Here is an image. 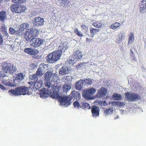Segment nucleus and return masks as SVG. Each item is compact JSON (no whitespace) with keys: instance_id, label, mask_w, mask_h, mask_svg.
I'll return each instance as SVG.
<instances>
[{"instance_id":"nucleus-55","label":"nucleus","mask_w":146,"mask_h":146,"mask_svg":"<svg viewBox=\"0 0 146 146\" xmlns=\"http://www.w3.org/2000/svg\"><path fill=\"white\" fill-rule=\"evenodd\" d=\"M120 113H121L122 114H124L125 112V111L123 110H120Z\"/></svg>"},{"instance_id":"nucleus-36","label":"nucleus","mask_w":146,"mask_h":146,"mask_svg":"<svg viewBox=\"0 0 146 146\" xmlns=\"http://www.w3.org/2000/svg\"><path fill=\"white\" fill-rule=\"evenodd\" d=\"M80 106L82 109L87 108V109H89L90 108V106L88 103L85 102H82L80 103Z\"/></svg>"},{"instance_id":"nucleus-19","label":"nucleus","mask_w":146,"mask_h":146,"mask_svg":"<svg viewBox=\"0 0 146 146\" xmlns=\"http://www.w3.org/2000/svg\"><path fill=\"white\" fill-rule=\"evenodd\" d=\"M25 52L31 55H34L37 54V51L32 48H26L24 50Z\"/></svg>"},{"instance_id":"nucleus-27","label":"nucleus","mask_w":146,"mask_h":146,"mask_svg":"<svg viewBox=\"0 0 146 146\" xmlns=\"http://www.w3.org/2000/svg\"><path fill=\"white\" fill-rule=\"evenodd\" d=\"M104 115L107 117L109 115H110L113 112V109L112 108H108L104 110Z\"/></svg>"},{"instance_id":"nucleus-47","label":"nucleus","mask_w":146,"mask_h":146,"mask_svg":"<svg viewBox=\"0 0 146 146\" xmlns=\"http://www.w3.org/2000/svg\"><path fill=\"white\" fill-rule=\"evenodd\" d=\"M130 55L131 57V58H130L131 60H134L135 59V57L134 56V54L132 50L131 49L130 50Z\"/></svg>"},{"instance_id":"nucleus-2","label":"nucleus","mask_w":146,"mask_h":146,"mask_svg":"<svg viewBox=\"0 0 146 146\" xmlns=\"http://www.w3.org/2000/svg\"><path fill=\"white\" fill-rule=\"evenodd\" d=\"M62 53V51L61 49H58L50 53L46 57L47 62L51 63L56 62L60 58Z\"/></svg>"},{"instance_id":"nucleus-41","label":"nucleus","mask_w":146,"mask_h":146,"mask_svg":"<svg viewBox=\"0 0 146 146\" xmlns=\"http://www.w3.org/2000/svg\"><path fill=\"white\" fill-rule=\"evenodd\" d=\"M29 27V25L27 23H24L21 25L19 30L23 31L25 29H27Z\"/></svg>"},{"instance_id":"nucleus-51","label":"nucleus","mask_w":146,"mask_h":146,"mask_svg":"<svg viewBox=\"0 0 146 146\" xmlns=\"http://www.w3.org/2000/svg\"><path fill=\"white\" fill-rule=\"evenodd\" d=\"M3 40L2 37V36L0 34V44H2L3 42Z\"/></svg>"},{"instance_id":"nucleus-15","label":"nucleus","mask_w":146,"mask_h":146,"mask_svg":"<svg viewBox=\"0 0 146 146\" xmlns=\"http://www.w3.org/2000/svg\"><path fill=\"white\" fill-rule=\"evenodd\" d=\"M48 90L49 94L52 98H55L60 96V94L59 90L53 89Z\"/></svg>"},{"instance_id":"nucleus-3","label":"nucleus","mask_w":146,"mask_h":146,"mask_svg":"<svg viewBox=\"0 0 146 146\" xmlns=\"http://www.w3.org/2000/svg\"><path fill=\"white\" fill-rule=\"evenodd\" d=\"M29 88L25 86L16 88L15 90H11L9 91L10 94L14 96L20 95H25L28 94L29 95L30 94L29 92Z\"/></svg>"},{"instance_id":"nucleus-23","label":"nucleus","mask_w":146,"mask_h":146,"mask_svg":"<svg viewBox=\"0 0 146 146\" xmlns=\"http://www.w3.org/2000/svg\"><path fill=\"white\" fill-rule=\"evenodd\" d=\"M48 90H47V91L44 90H42L40 91V95L41 97L43 98H46L49 95Z\"/></svg>"},{"instance_id":"nucleus-37","label":"nucleus","mask_w":146,"mask_h":146,"mask_svg":"<svg viewBox=\"0 0 146 146\" xmlns=\"http://www.w3.org/2000/svg\"><path fill=\"white\" fill-rule=\"evenodd\" d=\"M51 81H57L59 79V77L58 75L56 73H52L51 74Z\"/></svg>"},{"instance_id":"nucleus-34","label":"nucleus","mask_w":146,"mask_h":146,"mask_svg":"<svg viewBox=\"0 0 146 146\" xmlns=\"http://www.w3.org/2000/svg\"><path fill=\"white\" fill-rule=\"evenodd\" d=\"M35 82V86L37 89L41 87L42 86L43 82L42 81L39 80Z\"/></svg>"},{"instance_id":"nucleus-22","label":"nucleus","mask_w":146,"mask_h":146,"mask_svg":"<svg viewBox=\"0 0 146 146\" xmlns=\"http://www.w3.org/2000/svg\"><path fill=\"white\" fill-rule=\"evenodd\" d=\"M83 85H84L83 80H80L76 82L75 83L76 89L78 90H81Z\"/></svg>"},{"instance_id":"nucleus-8","label":"nucleus","mask_w":146,"mask_h":146,"mask_svg":"<svg viewBox=\"0 0 146 146\" xmlns=\"http://www.w3.org/2000/svg\"><path fill=\"white\" fill-rule=\"evenodd\" d=\"M125 98L130 102H135L139 100L140 96L137 94L127 92L125 94Z\"/></svg>"},{"instance_id":"nucleus-5","label":"nucleus","mask_w":146,"mask_h":146,"mask_svg":"<svg viewBox=\"0 0 146 146\" xmlns=\"http://www.w3.org/2000/svg\"><path fill=\"white\" fill-rule=\"evenodd\" d=\"M2 68L3 72L10 74L13 73L17 70L15 66L9 63H5L3 64Z\"/></svg>"},{"instance_id":"nucleus-29","label":"nucleus","mask_w":146,"mask_h":146,"mask_svg":"<svg viewBox=\"0 0 146 146\" xmlns=\"http://www.w3.org/2000/svg\"><path fill=\"white\" fill-rule=\"evenodd\" d=\"M100 31L99 29L91 28L90 29L91 36L92 37H93L94 35Z\"/></svg>"},{"instance_id":"nucleus-4","label":"nucleus","mask_w":146,"mask_h":146,"mask_svg":"<svg viewBox=\"0 0 146 146\" xmlns=\"http://www.w3.org/2000/svg\"><path fill=\"white\" fill-rule=\"evenodd\" d=\"M27 41L28 42H30L31 43V46L32 47L35 48H36L38 46H40L43 44L44 43V40L40 38H37L35 37H33L31 39L30 38H27Z\"/></svg>"},{"instance_id":"nucleus-26","label":"nucleus","mask_w":146,"mask_h":146,"mask_svg":"<svg viewBox=\"0 0 146 146\" xmlns=\"http://www.w3.org/2000/svg\"><path fill=\"white\" fill-rule=\"evenodd\" d=\"M72 85V84H65L62 87V90L65 93H67L71 88Z\"/></svg>"},{"instance_id":"nucleus-17","label":"nucleus","mask_w":146,"mask_h":146,"mask_svg":"<svg viewBox=\"0 0 146 146\" xmlns=\"http://www.w3.org/2000/svg\"><path fill=\"white\" fill-rule=\"evenodd\" d=\"M52 90H59L61 87V85L60 83L58 81H52Z\"/></svg>"},{"instance_id":"nucleus-49","label":"nucleus","mask_w":146,"mask_h":146,"mask_svg":"<svg viewBox=\"0 0 146 146\" xmlns=\"http://www.w3.org/2000/svg\"><path fill=\"white\" fill-rule=\"evenodd\" d=\"M116 104L119 107L123 106L124 105V104L123 102H116Z\"/></svg>"},{"instance_id":"nucleus-1","label":"nucleus","mask_w":146,"mask_h":146,"mask_svg":"<svg viewBox=\"0 0 146 146\" xmlns=\"http://www.w3.org/2000/svg\"><path fill=\"white\" fill-rule=\"evenodd\" d=\"M74 98V99L76 100H79L80 98V93L78 92L74 91L72 92L69 97L66 96H61L59 98L60 105L67 107L71 104L70 101L72 98Z\"/></svg>"},{"instance_id":"nucleus-40","label":"nucleus","mask_w":146,"mask_h":146,"mask_svg":"<svg viewBox=\"0 0 146 146\" xmlns=\"http://www.w3.org/2000/svg\"><path fill=\"white\" fill-rule=\"evenodd\" d=\"M113 98L115 100H119L122 99L121 96L117 93H115L113 95Z\"/></svg>"},{"instance_id":"nucleus-42","label":"nucleus","mask_w":146,"mask_h":146,"mask_svg":"<svg viewBox=\"0 0 146 146\" xmlns=\"http://www.w3.org/2000/svg\"><path fill=\"white\" fill-rule=\"evenodd\" d=\"M74 33L79 36H83V34L80 31H79L77 28H75L74 29Z\"/></svg>"},{"instance_id":"nucleus-14","label":"nucleus","mask_w":146,"mask_h":146,"mask_svg":"<svg viewBox=\"0 0 146 146\" xmlns=\"http://www.w3.org/2000/svg\"><path fill=\"white\" fill-rule=\"evenodd\" d=\"M73 58L76 61H79L82 58V55L81 52L79 50H76L73 53Z\"/></svg>"},{"instance_id":"nucleus-32","label":"nucleus","mask_w":146,"mask_h":146,"mask_svg":"<svg viewBox=\"0 0 146 146\" xmlns=\"http://www.w3.org/2000/svg\"><path fill=\"white\" fill-rule=\"evenodd\" d=\"M45 82L44 84L45 87L48 88V89L50 90L51 88L52 89V81H44Z\"/></svg>"},{"instance_id":"nucleus-18","label":"nucleus","mask_w":146,"mask_h":146,"mask_svg":"<svg viewBox=\"0 0 146 146\" xmlns=\"http://www.w3.org/2000/svg\"><path fill=\"white\" fill-rule=\"evenodd\" d=\"M100 109L98 107L93 106L92 108V112L93 117L98 116L99 115Z\"/></svg>"},{"instance_id":"nucleus-7","label":"nucleus","mask_w":146,"mask_h":146,"mask_svg":"<svg viewBox=\"0 0 146 146\" xmlns=\"http://www.w3.org/2000/svg\"><path fill=\"white\" fill-rule=\"evenodd\" d=\"M25 76V74L21 73L16 74L13 79V82L15 84V86H16L17 85L23 84Z\"/></svg>"},{"instance_id":"nucleus-54","label":"nucleus","mask_w":146,"mask_h":146,"mask_svg":"<svg viewBox=\"0 0 146 146\" xmlns=\"http://www.w3.org/2000/svg\"><path fill=\"white\" fill-rule=\"evenodd\" d=\"M0 88H1L2 90L5 89V87L2 85L0 84Z\"/></svg>"},{"instance_id":"nucleus-13","label":"nucleus","mask_w":146,"mask_h":146,"mask_svg":"<svg viewBox=\"0 0 146 146\" xmlns=\"http://www.w3.org/2000/svg\"><path fill=\"white\" fill-rule=\"evenodd\" d=\"M71 68L68 66H63L60 69L59 73L61 75H64L68 74L70 72Z\"/></svg>"},{"instance_id":"nucleus-6","label":"nucleus","mask_w":146,"mask_h":146,"mask_svg":"<svg viewBox=\"0 0 146 146\" xmlns=\"http://www.w3.org/2000/svg\"><path fill=\"white\" fill-rule=\"evenodd\" d=\"M39 33V31L35 28H31L29 29L26 31L25 36V39L27 40V38H29L30 39H31L33 36L36 37Z\"/></svg>"},{"instance_id":"nucleus-48","label":"nucleus","mask_w":146,"mask_h":146,"mask_svg":"<svg viewBox=\"0 0 146 146\" xmlns=\"http://www.w3.org/2000/svg\"><path fill=\"white\" fill-rule=\"evenodd\" d=\"M86 62H84L83 63H81L79 65L77 66V68H79V69H82V68H84V66L86 65Z\"/></svg>"},{"instance_id":"nucleus-57","label":"nucleus","mask_w":146,"mask_h":146,"mask_svg":"<svg viewBox=\"0 0 146 146\" xmlns=\"http://www.w3.org/2000/svg\"><path fill=\"white\" fill-rule=\"evenodd\" d=\"M119 118V116L118 115L117 116V118H115L114 119H116L117 118Z\"/></svg>"},{"instance_id":"nucleus-45","label":"nucleus","mask_w":146,"mask_h":146,"mask_svg":"<svg viewBox=\"0 0 146 146\" xmlns=\"http://www.w3.org/2000/svg\"><path fill=\"white\" fill-rule=\"evenodd\" d=\"M73 105L75 108H77L78 109L80 108V104L78 102L76 101L74 102Z\"/></svg>"},{"instance_id":"nucleus-56","label":"nucleus","mask_w":146,"mask_h":146,"mask_svg":"<svg viewBox=\"0 0 146 146\" xmlns=\"http://www.w3.org/2000/svg\"><path fill=\"white\" fill-rule=\"evenodd\" d=\"M86 40L89 41V42H91L92 40L91 38H87Z\"/></svg>"},{"instance_id":"nucleus-39","label":"nucleus","mask_w":146,"mask_h":146,"mask_svg":"<svg viewBox=\"0 0 146 146\" xmlns=\"http://www.w3.org/2000/svg\"><path fill=\"white\" fill-rule=\"evenodd\" d=\"M3 83L6 86H15V84H13V82H12V81L9 80H4L3 81Z\"/></svg>"},{"instance_id":"nucleus-24","label":"nucleus","mask_w":146,"mask_h":146,"mask_svg":"<svg viewBox=\"0 0 146 146\" xmlns=\"http://www.w3.org/2000/svg\"><path fill=\"white\" fill-rule=\"evenodd\" d=\"M52 72L49 71H47L44 74L43 77H44V81H50L51 78Z\"/></svg>"},{"instance_id":"nucleus-28","label":"nucleus","mask_w":146,"mask_h":146,"mask_svg":"<svg viewBox=\"0 0 146 146\" xmlns=\"http://www.w3.org/2000/svg\"><path fill=\"white\" fill-rule=\"evenodd\" d=\"M38 75H36V73L33 74V75H31L29 76V79H30L33 82H35L39 80L38 79Z\"/></svg>"},{"instance_id":"nucleus-53","label":"nucleus","mask_w":146,"mask_h":146,"mask_svg":"<svg viewBox=\"0 0 146 146\" xmlns=\"http://www.w3.org/2000/svg\"><path fill=\"white\" fill-rule=\"evenodd\" d=\"M102 104L104 106H105L108 105V102H107L106 101H104L102 102Z\"/></svg>"},{"instance_id":"nucleus-12","label":"nucleus","mask_w":146,"mask_h":146,"mask_svg":"<svg viewBox=\"0 0 146 146\" xmlns=\"http://www.w3.org/2000/svg\"><path fill=\"white\" fill-rule=\"evenodd\" d=\"M44 20L43 18L40 17H36L33 21V23L35 26H39L44 25Z\"/></svg>"},{"instance_id":"nucleus-16","label":"nucleus","mask_w":146,"mask_h":146,"mask_svg":"<svg viewBox=\"0 0 146 146\" xmlns=\"http://www.w3.org/2000/svg\"><path fill=\"white\" fill-rule=\"evenodd\" d=\"M107 92V90L106 88H102L98 91L97 96L99 98L101 97L105 96Z\"/></svg>"},{"instance_id":"nucleus-43","label":"nucleus","mask_w":146,"mask_h":146,"mask_svg":"<svg viewBox=\"0 0 146 146\" xmlns=\"http://www.w3.org/2000/svg\"><path fill=\"white\" fill-rule=\"evenodd\" d=\"M74 62V60L71 59H69L67 60L66 62V64L67 65L72 66L73 65Z\"/></svg>"},{"instance_id":"nucleus-30","label":"nucleus","mask_w":146,"mask_h":146,"mask_svg":"<svg viewBox=\"0 0 146 146\" xmlns=\"http://www.w3.org/2000/svg\"><path fill=\"white\" fill-rule=\"evenodd\" d=\"M92 24L95 27L98 28L102 27V24L101 21H95L94 22L93 21Z\"/></svg>"},{"instance_id":"nucleus-25","label":"nucleus","mask_w":146,"mask_h":146,"mask_svg":"<svg viewBox=\"0 0 146 146\" xmlns=\"http://www.w3.org/2000/svg\"><path fill=\"white\" fill-rule=\"evenodd\" d=\"M140 5V11L142 12L144 11H146V0H143L141 3Z\"/></svg>"},{"instance_id":"nucleus-38","label":"nucleus","mask_w":146,"mask_h":146,"mask_svg":"<svg viewBox=\"0 0 146 146\" xmlns=\"http://www.w3.org/2000/svg\"><path fill=\"white\" fill-rule=\"evenodd\" d=\"M121 25L120 23L118 22H116L112 24L110 27V28L112 29H115Z\"/></svg>"},{"instance_id":"nucleus-10","label":"nucleus","mask_w":146,"mask_h":146,"mask_svg":"<svg viewBox=\"0 0 146 146\" xmlns=\"http://www.w3.org/2000/svg\"><path fill=\"white\" fill-rule=\"evenodd\" d=\"M10 8L12 12L17 13L23 12L26 9L25 6L21 5L17 6L15 5H12Z\"/></svg>"},{"instance_id":"nucleus-31","label":"nucleus","mask_w":146,"mask_h":146,"mask_svg":"<svg viewBox=\"0 0 146 146\" xmlns=\"http://www.w3.org/2000/svg\"><path fill=\"white\" fill-rule=\"evenodd\" d=\"M125 36V33L122 32L120 33H119L118 35V37L117 38V40L116 41L117 42V43H119V41H120L122 40V39Z\"/></svg>"},{"instance_id":"nucleus-20","label":"nucleus","mask_w":146,"mask_h":146,"mask_svg":"<svg viewBox=\"0 0 146 146\" xmlns=\"http://www.w3.org/2000/svg\"><path fill=\"white\" fill-rule=\"evenodd\" d=\"M7 13L4 10L0 11V21L3 22L7 19Z\"/></svg>"},{"instance_id":"nucleus-33","label":"nucleus","mask_w":146,"mask_h":146,"mask_svg":"<svg viewBox=\"0 0 146 146\" xmlns=\"http://www.w3.org/2000/svg\"><path fill=\"white\" fill-rule=\"evenodd\" d=\"M92 81L93 80L90 79H86L85 80H83L84 86L91 85L92 83Z\"/></svg>"},{"instance_id":"nucleus-44","label":"nucleus","mask_w":146,"mask_h":146,"mask_svg":"<svg viewBox=\"0 0 146 146\" xmlns=\"http://www.w3.org/2000/svg\"><path fill=\"white\" fill-rule=\"evenodd\" d=\"M27 0H12V2L14 3H22L26 2Z\"/></svg>"},{"instance_id":"nucleus-46","label":"nucleus","mask_w":146,"mask_h":146,"mask_svg":"<svg viewBox=\"0 0 146 146\" xmlns=\"http://www.w3.org/2000/svg\"><path fill=\"white\" fill-rule=\"evenodd\" d=\"M9 33L11 35H14L15 34L16 31L13 28L10 27L9 29Z\"/></svg>"},{"instance_id":"nucleus-11","label":"nucleus","mask_w":146,"mask_h":146,"mask_svg":"<svg viewBox=\"0 0 146 146\" xmlns=\"http://www.w3.org/2000/svg\"><path fill=\"white\" fill-rule=\"evenodd\" d=\"M47 67L48 65L45 64H42L40 65L36 72V75H38L39 77H41L47 70Z\"/></svg>"},{"instance_id":"nucleus-35","label":"nucleus","mask_w":146,"mask_h":146,"mask_svg":"<svg viewBox=\"0 0 146 146\" xmlns=\"http://www.w3.org/2000/svg\"><path fill=\"white\" fill-rule=\"evenodd\" d=\"M134 39V33L132 32H131L129 35V38L128 41V44H131L133 41Z\"/></svg>"},{"instance_id":"nucleus-9","label":"nucleus","mask_w":146,"mask_h":146,"mask_svg":"<svg viewBox=\"0 0 146 146\" xmlns=\"http://www.w3.org/2000/svg\"><path fill=\"white\" fill-rule=\"evenodd\" d=\"M96 90L94 88H91L87 90H84L83 95L84 98L86 100L91 99L92 95L96 92Z\"/></svg>"},{"instance_id":"nucleus-21","label":"nucleus","mask_w":146,"mask_h":146,"mask_svg":"<svg viewBox=\"0 0 146 146\" xmlns=\"http://www.w3.org/2000/svg\"><path fill=\"white\" fill-rule=\"evenodd\" d=\"M59 5L61 6L66 7L69 5L70 2L68 0H58Z\"/></svg>"},{"instance_id":"nucleus-50","label":"nucleus","mask_w":146,"mask_h":146,"mask_svg":"<svg viewBox=\"0 0 146 146\" xmlns=\"http://www.w3.org/2000/svg\"><path fill=\"white\" fill-rule=\"evenodd\" d=\"M82 29L85 30V31H87L88 30V27L84 25H81Z\"/></svg>"},{"instance_id":"nucleus-52","label":"nucleus","mask_w":146,"mask_h":146,"mask_svg":"<svg viewBox=\"0 0 146 146\" xmlns=\"http://www.w3.org/2000/svg\"><path fill=\"white\" fill-rule=\"evenodd\" d=\"M1 30L3 31H4L5 32L7 30V29L5 27H1Z\"/></svg>"}]
</instances>
